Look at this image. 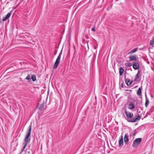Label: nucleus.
<instances>
[{
  "label": "nucleus",
  "instance_id": "nucleus-18",
  "mask_svg": "<svg viewBox=\"0 0 154 154\" xmlns=\"http://www.w3.org/2000/svg\"><path fill=\"white\" fill-rule=\"evenodd\" d=\"M149 99H146V101L145 103V106L146 107H148L149 104Z\"/></svg>",
  "mask_w": 154,
  "mask_h": 154
},
{
  "label": "nucleus",
  "instance_id": "nucleus-28",
  "mask_svg": "<svg viewBox=\"0 0 154 154\" xmlns=\"http://www.w3.org/2000/svg\"><path fill=\"white\" fill-rule=\"evenodd\" d=\"M56 53H57V51H55L54 52V54L55 55H56Z\"/></svg>",
  "mask_w": 154,
  "mask_h": 154
},
{
  "label": "nucleus",
  "instance_id": "nucleus-31",
  "mask_svg": "<svg viewBox=\"0 0 154 154\" xmlns=\"http://www.w3.org/2000/svg\"><path fill=\"white\" fill-rule=\"evenodd\" d=\"M88 48H89V47H88Z\"/></svg>",
  "mask_w": 154,
  "mask_h": 154
},
{
  "label": "nucleus",
  "instance_id": "nucleus-23",
  "mask_svg": "<svg viewBox=\"0 0 154 154\" xmlns=\"http://www.w3.org/2000/svg\"><path fill=\"white\" fill-rule=\"evenodd\" d=\"M145 99H148V98L147 96V95H146V93L145 92Z\"/></svg>",
  "mask_w": 154,
  "mask_h": 154
},
{
  "label": "nucleus",
  "instance_id": "nucleus-9",
  "mask_svg": "<svg viewBox=\"0 0 154 154\" xmlns=\"http://www.w3.org/2000/svg\"><path fill=\"white\" fill-rule=\"evenodd\" d=\"M124 78H125V84L127 85L128 86L130 85L133 83V81H131L130 79L126 78V75H124Z\"/></svg>",
  "mask_w": 154,
  "mask_h": 154
},
{
  "label": "nucleus",
  "instance_id": "nucleus-27",
  "mask_svg": "<svg viewBox=\"0 0 154 154\" xmlns=\"http://www.w3.org/2000/svg\"><path fill=\"white\" fill-rule=\"evenodd\" d=\"M94 48L95 49H96V48H97V47H96V46H94Z\"/></svg>",
  "mask_w": 154,
  "mask_h": 154
},
{
  "label": "nucleus",
  "instance_id": "nucleus-15",
  "mask_svg": "<svg viewBox=\"0 0 154 154\" xmlns=\"http://www.w3.org/2000/svg\"><path fill=\"white\" fill-rule=\"evenodd\" d=\"M44 102L43 103L40 105V107L38 108V109L40 111L44 110Z\"/></svg>",
  "mask_w": 154,
  "mask_h": 154
},
{
  "label": "nucleus",
  "instance_id": "nucleus-2",
  "mask_svg": "<svg viewBox=\"0 0 154 154\" xmlns=\"http://www.w3.org/2000/svg\"><path fill=\"white\" fill-rule=\"evenodd\" d=\"M31 125H30L28 127V132L24 138V142L23 143L24 146L21 150V152L23 151V150L26 147L28 143L30 141L31 139L30 135L31 133Z\"/></svg>",
  "mask_w": 154,
  "mask_h": 154
},
{
  "label": "nucleus",
  "instance_id": "nucleus-30",
  "mask_svg": "<svg viewBox=\"0 0 154 154\" xmlns=\"http://www.w3.org/2000/svg\"><path fill=\"white\" fill-rule=\"evenodd\" d=\"M20 44H22V43L21 42H20Z\"/></svg>",
  "mask_w": 154,
  "mask_h": 154
},
{
  "label": "nucleus",
  "instance_id": "nucleus-12",
  "mask_svg": "<svg viewBox=\"0 0 154 154\" xmlns=\"http://www.w3.org/2000/svg\"><path fill=\"white\" fill-rule=\"evenodd\" d=\"M137 55H131L129 56V59L130 61H135L137 60Z\"/></svg>",
  "mask_w": 154,
  "mask_h": 154
},
{
  "label": "nucleus",
  "instance_id": "nucleus-1",
  "mask_svg": "<svg viewBox=\"0 0 154 154\" xmlns=\"http://www.w3.org/2000/svg\"><path fill=\"white\" fill-rule=\"evenodd\" d=\"M125 113L128 119H127V121L129 122H135L137 121H139L140 119V115H137L135 118H132L134 116L132 112H128L126 110L125 111Z\"/></svg>",
  "mask_w": 154,
  "mask_h": 154
},
{
  "label": "nucleus",
  "instance_id": "nucleus-17",
  "mask_svg": "<svg viewBox=\"0 0 154 154\" xmlns=\"http://www.w3.org/2000/svg\"><path fill=\"white\" fill-rule=\"evenodd\" d=\"M133 63H130L129 62H128L127 63H125V65L126 66H128L129 67H130L132 66Z\"/></svg>",
  "mask_w": 154,
  "mask_h": 154
},
{
  "label": "nucleus",
  "instance_id": "nucleus-7",
  "mask_svg": "<svg viewBox=\"0 0 154 154\" xmlns=\"http://www.w3.org/2000/svg\"><path fill=\"white\" fill-rule=\"evenodd\" d=\"M141 91L142 89L141 88H139L138 89L137 92V95L141 99V102L140 103V104H142V94L141 93Z\"/></svg>",
  "mask_w": 154,
  "mask_h": 154
},
{
  "label": "nucleus",
  "instance_id": "nucleus-10",
  "mask_svg": "<svg viewBox=\"0 0 154 154\" xmlns=\"http://www.w3.org/2000/svg\"><path fill=\"white\" fill-rule=\"evenodd\" d=\"M123 145V138L122 136H121L119 138V146L121 147Z\"/></svg>",
  "mask_w": 154,
  "mask_h": 154
},
{
  "label": "nucleus",
  "instance_id": "nucleus-6",
  "mask_svg": "<svg viewBox=\"0 0 154 154\" xmlns=\"http://www.w3.org/2000/svg\"><path fill=\"white\" fill-rule=\"evenodd\" d=\"M141 70H138L137 73L134 79V81L139 82L141 79Z\"/></svg>",
  "mask_w": 154,
  "mask_h": 154
},
{
  "label": "nucleus",
  "instance_id": "nucleus-8",
  "mask_svg": "<svg viewBox=\"0 0 154 154\" xmlns=\"http://www.w3.org/2000/svg\"><path fill=\"white\" fill-rule=\"evenodd\" d=\"M132 65L133 67L135 70H137L139 68V64L138 61L134 62Z\"/></svg>",
  "mask_w": 154,
  "mask_h": 154
},
{
  "label": "nucleus",
  "instance_id": "nucleus-13",
  "mask_svg": "<svg viewBox=\"0 0 154 154\" xmlns=\"http://www.w3.org/2000/svg\"><path fill=\"white\" fill-rule=\"evenodd\" d=\"M11 11H10V12L8 13L6 15L5 17L3 18L2 20L3 21H5L8 18H9L10 17L11 14Z\"/></svg>",
  "mask_w": 154,
  "mask_h": 154
},
{
  "label": "nucleus",
  "instance_id": "nucleus-11",
  "mask_svg": "<svg viewBox=\"0 0 154 154\" xmlns=\"http://www.w3.org/2000/svg\"><path fill=\"white\" fill-rule=\"evenodd\" d=\"M128 133H127L125 134L124 137V141L126 145H127L128 144Z\"/></svg>",
  "mask_w": 154,
  "mask_h": 154
},
{
  "label": "nucleus",
  "instance_id": "nucleus-24",
  "mask_svg": "<svg viewBox=\"0 0 154 154\" xmlns=\"http://www.w3.org/2000/svg\"><path fill=\"white\" fill-rule=\"evenodd\" d=\"M91 30L95 32V27L91 29Z\"/></svg>",
  "mask_w": 154,
  "mask_h": 154
},
{
  "label": "nucleus",
  "instance_id": "nucleus-14",
  "mask_svg": "<svg viewBox=\"0 0 154 154\" xmlns=\"http://www.w3.org/2000/svg\"><path fill=\"white\" fill-rule=\"evenodd\" d=\"M124 72V69L122 67H120L119 69V74L120 76L122 75Z\"/></svg>",
  "mask_w": 154,
  "mask_h": 154
},
{
  "label": "nucleus",
  "instance_id": "nucleus-16",
  "mask_svg": "<svg viewBox=\"0 0 154 154\" xmlns=\"http://www.w3.org/2000/svg\"><path fill=\"white\" fill-rule=\"evenodd\" d=\"M137 49H138L137 48L134 49L132 50H131L130 52H129L128 53V54H132L135 53L137 51Z\"/></svg>",
  "mask_w": 154,
  "mask_h": 154
},
{
  "label": "nucleus",
  "instance_id": "nucleus-29",
  "mask_svg": "<svg viewBox=\"0 0 154 154\" xmlns=\"http://www.w3.org/2000/svg\"><path fill=\"white\" fill-rule=\"evenodd\" d=\"M20 64H22V62H20Z\"/></svg>",
  "mask_w": 154,
  "mask_h": 154
},
{
  "label": "nucleus",
  "instance_id": "nucleus-21",
  "mask_svg": "<svg viewBox=\"0 0 154 154\" xmlns=\"http://www.w3.org/2000/svg\"><path fill=\"white\" fill-rule=\"evenodd\" d=\"M31 79V76L30 75H28L26 78V79L29 80V79Z\"/></svg>",
  "mask_w": 154,
  "mask_h": 154
},
{
  "label": "nucleus",
  "instance_id": "nucleus-4",
  "mask_svg": "<svg viewBox=\"0 0 154 154\" xmlns=\"http://www.w3.org/2000/svg\"><path fill=\"white\" fill-rule=\"evenodd\" d=\"M63 48L61 51L59 55H58L55 62L54 63V64L53 66V68L54 69H56L60 63V59L61 56L62 54V51Z\"/></svg>",
  "mask_w": 154,
  "mask_h": 154
},
{
  "label": "nucleus",
  "instance_id": "nucleus-25",
  "mask_svg": "<svg viewBox=\"0 0 154 154\" xmlns=\"http://www.w3.org/2000/svg\"><path fill=\"white\" fill-rule=\"evenodd\" d=\"M126 91H130V92H131V91L130 90H125Z\"/></svg>",
  "mask_w": 154,
  "mask_h": 154
},
{
  "label": "nucleus",
  "instance_id": "nucleus-5",
  "mask_svg": "<svg viewBox=\"0 0 154 154\" xmlns=\"http://www.w3.org/2000/svg\"><path fill=\"white\" fill-rule=\"evenodd\" d=\"M142 139L141 138L136 139L133 142L132 146L135 148L141 142Z\"/></svg>",
  "mask_w": 154,
  "mask_h": 154
},
{
  "label": "nucleus",
  "instance_id": "nucleus-3",
  "mask_svg": "<svg viewBox=\"0 0 154 154\" xmlns=\"http://www.w3.org/2000/svg\"><path fill=\"white\" fill-rule=\"evenodd\" d=\"M134 102H130L128 105V109L131 110H132L135 108V107L138 110L139 108H141L138 105V101H136L135 105H134Z\"/></svg>",
  "mask_w": 154,
  "mask_h": 154
},
{
  "label": "nucleus",
  "instance_id": "nucleus-19",
  "mask_svg": "<svg viewBox=\"0 0 154 154\" xmlns=\"http://www.w3.org/2000/svg\"><path fill=\"white\" fill-rule=\"evenodd\" d=\"M31 79H32L33 81L34 82L36 80V76L34 75H33L31 76Z\"/></svg>",
  "mask_w": 154,
  "mask_h": 154
},
{
  "label": "nucleus",
  "instance_id": "nucleus-20",
  "mask_svg": "<svg viewBox=\"0 0 154 154\" xmlns=\"http://www.w3.org/2000/svg\"><path fill=\"white\" fill-rule=\"evenodd\" d=\"M154 44V37L153 38L152 40L150 41V45H152V47H154L153 45Z\"/></svg>",
  "mask_w": 154,
  "mask_h": 154
},
{
  "label": "nucleus",
  "instance_id": "nucleus-26",
  "mask_svg": "<svg viewBox=\"0 0 154 154\" xmlns=\"http://www.w3.org/2000/svg\"><path fill=\"white\" fill-rule=\"evenodd\" d=\"M121 87L122 88H123L124 87H123V83H122L121 85Z\"/></svg>",
  "mask_w": 154,
  "mask_h": 154
},
{
  "label": "nucleus",
  "instance_id": "nucleus-22",
  "mask_svg": "<svg viewBox=\"0 0 154 154\" xmlns=\"http://www.w3.org/2000/svg\"><path fill=\"white\" fill-rule=\"evenodd\" d=\"M137 133V132L136 131V129L134 131L133 133V135L134 136L136 135V133Z\"/></svg>",
  "mask_w": 154,
  "mask_h": 154
}]
</instances>
